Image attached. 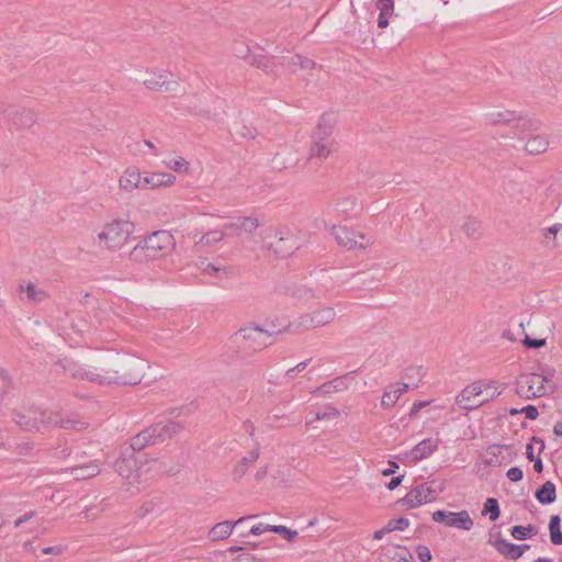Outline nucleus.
<instances>
[{
	"label": "nucleus",
	"mask_w": 562,
	"mask_h": 562,
	"mask_svg": "<svg viewBox=\"0 0 562 562\" xmlns=\"http://www.w3.org/2000/svg\"><path fill=\"white\" fill-rule=\"evenodd\" d=\"M404 475H397L391 479V481L386 484V487L390 491H394L397 486L403 482Z\"/></svg>",
	"instance_id": "680f3d73"
},
{
	"label": "nucleus",
	"mask_w": 562,
	"mask_h": 562,
	"mask_svg": "<svg viewBox=\"0 0 562 562\" xmlns=\"http://www.w3.org/2000/svg\"><path fill=\"white\" fill-rule=\"evenodd\" d=\"M142 175L137 168H127L120 178V188L125 191L142 189Z\"/></svg>",
	"instance_id": "aec40b11"
},
{
	"label": "nucleus",
	"mask_w": 562,
	"mask_h": 562,
	"mask_svg": "<svg viewBox=\"0 0 562 562\" xmlns=\"http://www.w3.org/2000/svg\"><path fill=\"white\" fill-rule=\"evenodd\" d=\"M35 515L34 512H29V513H25L24 515L20 516L15 521H14V526L15 527H20L22 524H24L25 521L30 520L31 518H33Z\"/></svg>",
	"instance_id": "0e129e2a"
},
{
	"label": "nucleus",
	"mask_w": 562,
	"mask_h": 562,
	"mask_svg": "<svg viewBox=\"0 0 562 562\" xmlns=\"http://www.w3.org/2000/svg\"><path fill=\"white\" fill-rule=\"evenodd\" d=\"M259 458V451L258 450H251L248 452L246 457H244L239 463H237L233 470V474L236 479H241L249 468L258 460Z\"/></svg>",
	"instance_id": "cd10ccee"
},
{
	"label": "nucleus",
	"mask_w": 562,
	"mask_h": 562,
	"mask_svg": "<svg viewBox=\"0 0 562 562\" xmlns=\"http://www.w3.org/2000/svg\"><path fill=\"white\" fill-rule=\"evenodd\" d=\"M389 464H390V468L382 471V474L384 476H389V475L393 474L395 472V469L398 468V464L395 461H390Z\"/></svg>",
	"instance_id": "338daca9"
},
{
	"label": "nucleus",
	"mask_w": 562,
	"mask_h": 562,
	"mask_svg": "<svg viewBox=\"0 0 562 562\" xmlns=\"http://www.w3.org/2000/svg\"><path fill=\"white\" fill-rule=\"evenodd\" d=\"M339 416V411L333 406H326L324 409L316 413V419H333Z\"/></svg>",
	"instance_id": "c03bdc74"
},
{
	"label": "nucleus",
	"mask_w": 562,
	"mask_h": 562,
	"mask_svg": "<svg viewBox=\"0 0 562 562\" xmlns=\"http://www.w3.org/2000/svg\"><path fill=\"white\" fill-rule=\"evenodd\" d=\"M297 249V240L293 235L280 237L273 245L274 252L280 257H286Z\"/></svg>",
	"instance_id": "a878e982"
},
{
	"label": "nucleus",
	"mask_w": 562,
	"mask_h": 562,
	"mask_svg": "<svg viewBox=\"0 0 562 562\" xmlns=\"http://www.w3.org/2000/svg\"><path fill=\"white\" fill-rule=\"evenodd\" d=\"M562 229V224H554L548 228L544 229V237H549V236H553V238L555 237V235Z\"/></svg>",
	"instance_id": "e2e57ef3"
},
{
	"label": "nucleus",
	"mask_w": 562,
	"mask_h": 562,
	"mask_svg": "<svg viewBox=\"0 0 562 562\" xmlns=\"http://www.w3.org/2000/svg\"><path fill=\"white\" fill-rule=\"evenodd\" d=\"M483 515H488L491 521L498 519L501 515L499 504L496 498H487L483 506Z\"/></svg>",
	"instance_id": "72a5a7b5"
},
{
	"label": "nucleus",
	"mask_w": 562,
	"mask_h": 562,
	"mask_svg": "<svg viewBox=\"0 0 562 562\" xmlns=\"http://www.w3.org/2000/svg\"><path fill=\"white\" fill-rule=\"evenodd\" d=\"M69 472L76 480H87L98 475L101 472V467L97 461H91L71 467Z\"/></svg>",
	"instance_id": "412c9836"
},
{
	"label": "nucleus",
	"mask_w": 562,
	"mask_h": 562,
	"mask_svg": "<svg viewBox=\"0 0 562 562\" xmlns=\"http://www.w3.org/2000/svg\"><path fill=\"white\" fill-rule=\"evenodd\" d=\"M520 412L522 414H525V416L528 419H531V420L536 419L538 417V415H539L538 408L536 406H533V405H527V406L522 407L520 409Z\"/></svg>",
	"instance_id": "4d7b16f0"
},
{
	"label": "nucleus",
	"mask_w": 562,
	"mask_h": 562,
	"mask_svg": "<svg viewBox=\"0 0 562 562\" xmlns=\"http://www.w3.org/2000/svg\"><path fill=\"white\" fill-rule=\"evenodd\" d=\"M279 331L270 330L257 325L240 328L234 336L235 340L241 342L245 348L258 351L274 342V335Z\"/></svg>",
	"instance_id": "0eeeda50"
},
{
	"label": "nucleus",
	"mask_w": 562,
	"mask_h": 562,
	"mask_svg": "<svg viewBox=\"0 0 562 562\" xmlns=\"http://www.w3.org/2000/svg\"><path fill=\"white\" fill-rule=\"evenodd\" d=\"M486 120L491 124H507L517 121V126L522 131H538L541 126V122L533 117H525L518 115L514 111L503 110L493 111L486 114Z\"/></svg>",
	"instance_id": "9d476101"
},
{
	"label": "nucleus",
	"mask_w": 562,
	"mask_h": 562,
	"mask_svg": "<svg viewBox=\"0 0 562 562\" xmlns=\"http://www.w3.org/2000/svg\"><path fill=\"white\" fill-rule=\"evenodd\" d=\"M140 457H136L134 452H124L115 463V470L120 476L126 479L130 484L140 483L148 480V472L153 467L157 465V461L143 462Z\"/></svg>",
	"instance_id": "20e7f679"
},
{
	"label": "nucleus",
	"mask_w": 562,
	"mask_h": 562,
	"mask_svg": "<svg viewBox=\"0 0 562 562\" xmlns=\"http://www.w3.org/2000/svg\"><path fill=\"white\" fill-rule=\"evenodd\" d=\"M506 476L512 482H519L524 477V472L520 468L513 467L506 472Z\"/></svg>",
	"instance_id": "603ef678"
},
{
	"label": "nucleus",
	"mask_w": 562,
	"mask_h": 562,
	"mask_svg": "<svg viewBox=\"0 0 562 562\" xmlns=\"http://www.w3.org/2000/svg\"><path fill=\"white\" fill-rule=\"evenodd\" d=\"M546 345V339H531L526 336L524 339V346L527 348L539 349Z\"/></svg>",
	"instance_id": "864d4df0"
},
{
	"label": "nucleus",
	"mask_w": 562,
	"mask_h": 562,
	"mask_svg": "<svg viewBox=\"0 0 562 562\" xmlns=\"http://www.w3.org/2000/svg\"><path fill=\"white\" fill-rule=\"evenodd\" d=\"M70 449L67 447V446H64L63 448H56L54 450V457L58 458V459H65L67 457L70 456Z\"/></svg>",
	"instance_id": "052dcab7"
},
{
	"label": "nucleus",
	"mask_w": 562,
	"mask_h": 562,
	"mask_svg": "<svg viewBox=\"0 0 562 562\" xmlns=\"http://www.w3.org/2000/svg\"><path fill=\"white\" fill-rule=\"evenodd\" d=\"M164 164L168 169L176 172H188L190 168V164L182 157L170 158L165 160Z\"/></svg>",
	"instance_id": "e433bc0d"
},
{
	"label": "nucleus",
	"mask_w": 562,
	"mask_h": 562,
	"mask_svg": "<svg viewBox=\"0 0 562 562\" xmlns=\"http://www.w3.org/2000/svg\"><path fill=\"white\" fill-rule=\"evenodd\" d=\"M549 140L546 135H533L527 137L525 149L529 155H540L547 151Z\"/></svg>",
	"instance_id": "b1692460"
},
{
	"label": "nucleus",
	"mask_w": 562,
	"mask_h": 562,
	"mask_svg": "<svg viewBox=\"0 0 562 562\" xmlns=\"http://www.w3.org/2000/svg\"><path fill=\"white\" fill-rule=\"evenodd\" d=\"M416 553H417L418 559L422 562H429L431 560V558H432L429 548L426 547V546H423V544H419L416 548Z\"/></svg>",
	"instance_id": "8fccbe9b"
},
{
	"label": "nucleus",
	"mask_w": 562,
	"mask_h": 562,
	"mask_svg": "<svg viewBox=\"0 0 562 562\" xmlns=\"http://www.w3.org/2000/svg\"><path fill=\"white\" fill-rule=\"evenodd\" d=\"M538 442L541 445V449L544 447V442L542 439L538 438V437H532L531 439V442H529L527 446H526V456L527 458L530 460V461H533L535 460V454H533V447H532V442Z\"/></svg>",
	"instance_id": "5fc2aeb1"
},
{
	"label": "nucleus",
	"mask_w": 562,
	"mask_h": 562,
	"mask_svg": "<svg viewBox=\"0 0 562 562\" xmlns=\"http://www.w3.org/2000/svg\"><path fill=\"white\" fill-rule=\"evenodd\" d=\"M310 361H311V359H307V360H304V361L297 363L295 367L290 368L289 370H286V373H285L286 376L293 378L296 372L304 370L307 367V364L310 363Z\"/></svg>",
	"instance_id": "13d9d810"
},
{
	"label": "nucleus",
	"mask_w": 562,
	"mask_h": 562,
	"mask_svg": "<svg viewBox=\"0 0 562 562\" xmlns=\"http://www.w3.org/2000/svg\"><path fill=\"white\" fill-rule=\"evenodd\" d=\"M255 517H256V515H249V516L240 517L239 519H237L235 521H231V520L221 521L211 528V530L209 531V539L212 541L224 540L232 535L234 528L237 525L244 522L247 519L255 518Z\"/></svg>",
	"instance_id": "4468645a"
},
{
	"label": "nucleus",
	"mask_w": 562,
	"mask_h": 562,
	"mask_svg": "<svg viewBox=\"0 0 562 562\" xmlns=\"http://www.w3.org/2000/svg\"><path fill=\"white\" fill-rule=\"evenodd\" d=\"M158 503L155 499H148L143 503L138 509V517L145 518L157 510Z\"/></svg>",
	"instance_id": "79ce46f5"
},
{
	"label": "nucleus",
	"mask_w": 562,
	"mask_h": 562,
	"mask_svg": "<svg viewBox=\"0 0 562 562\" xmlns=\"http://www.w3.org/2000/svg\"><path fill=\"white\" fill-rule=\"evenodd\" d=\"M376 8L380 13L391 15L394 11V1L393 0H379L376 2Z\"/></svg>",
	"instance_id": "de8ad7c7"
},
{
	"label": "nucleus",
	"mask_w": 562,
	"mask_h": 562,
	"mask_svg": "<svg viewBox=\"0 0 562 562\" xmlns=\"http://www.w3.org/2000/svg\"><path fill=\"white\" fill-rule=\"evenodd\" d=\"M446 526L469 531L473 527V520L467 510H460L458 513L450 512Z\"/></svg>",
	"instance_id": "5701e85b"
},
{
	"label": "nucleus",
	"mask_w": 562,
	"mask_h": 562,
	"mask_svg": "<svg viewBox=\"0 0 562 562\" xmlns=\"http://www.w3.org/2000/svg\"><path fill=\"white\" fill-rule=\"evenodd\" d=\"M272 526L273 525H268V524H263V522H259V524H256L254 525L250 530H249V535L251 536H260L267 531H271L272 532Z\"/></svg>",
	"instance_id": "09e8293b"
},
{
	"label": "nucleus",
	"mask_w": 562,
	"mask_h": 562,
	"mask_svg": "<svg viewBox=\"0 0 562 562\" xmlns=\"http://www.w3.org/2000/svg\"><path fill=\"white\" fill-rule=\"evenodd\" d=\"M389 16H390L389 14L379 13V18H378L379 27L384 29L389 25Z\"/></svg>",
	"instance_id": "69168bd1"
},
{
	"label": "nucleus",
	"mask_w": 562,
	"mask_h": 562,
	"mask_svg": "<svg viewBox=\"0 0 562 562\" xmlns=\"http://www.w3.org/2000/svg\"><path fill=\"white\" fill-rule=\"evenodd\" d=\"M12 389V380L8 372L3 369H0V395L4 398V396Z\"/></svg>",
	"instance_id": "a19ab883"
},
{
	"label": "nucleus",
	"mask_w": 562,
	"mask_h": 562,
	"mask_svg": "<svg viewBox=\"0 0 562 562\" xmlns=\"http://www.w3.org/2000/svg\"><path fill=\"white\" fill-rule=\"evenodd\" d=\"M202 271L204 274L222 279L228 274L225 267L215 266L213 263L202 262Z\"/></svg>",
	"instance_id": "58836bf2"
},
{
	"label": "nucleus",
	"mask_w": 562,
	"mask_h": 562,
	"mask_svg": "<svg viewBox=\"0 0 562 562\" xmlns=\"http://www.w3.org/2000/svg\"><path fill=\"white\" fill-rule=\"evenodd\" d=\"M169 76H171V74L167 71H154L150 74L149 78L144 80V85L150 90H159L165 87V90L171 91L173 89L170 87L172 82L168 80Z\"/></svg>",
	"instance_id": "4be33fe9"
},
{
	"label": "nucleus",
	"mask_w": 562,
	"mask_h": 562,
	"mask_svg": "<svg viewBox=\"0 0 562 562\" xmlns=\"http://www.w3.org/2000/svg\"><path fill=\"white\" fill-rule=\"evenodd\" d=\"M449 513L450 512H446V510H441V509L436 510L432 513V520L436 522H443L446 525Z\"/></svg>",
	"instance_id": "bf43d9fd"
},
{
	"label": "nucleus",
	"mask_w": 562,
	"mask_h": 562,
	"mask_svg": "<svg viewBox=\"0 0 562 562\" xmlns=\"http://www.w3.org/2000/svg\"><path fill=\"white\" fill-rule=\"evenodd\" d=\"M134 231V224L127 220H114L99 233V240L106 248L122 246Z\"/></svg>",
	"instance_id": "6e6552de"
},
{
	"label": "nucleus",
	"mask_w": 562,
	"mask_h": 562,
	"mask_svg": "<svg viewBox=\"0 0 562 562\" xmlns=\"http://www.w3.org/2000/svg\"><path fill=\"white\" fill-rule=\"evenodd\" d=\"M142 189L168 187L175 183L176 177L166 172H151L142 176Z\"/></svg>",
	"instance_id": "f3484780"
},
{
	"label": "nucleus",
	"mask_w": 562,
	"mask_h": 562,
	"mask_svg": "<svg viewBox=\"0 0 562 562\" xmlns=\"http://www.w3.org/2000/svg\"><path fill=\"white\" fill-rule=\"evenodd\" d=\"M536 533H537V527L533 525H528L526 527L521 526V525H517V526H514L510 530V535L517 540H525L527 538L532 537Z\"/></svg>",
	"instance_id": "473e14b6"
},
{
	"label": "nucleus",
	"mask_w": 562,
	"mask_h": 562,
	"mask_svg": "<svg viewBox=\"0 0 562 562\" xmlns=\"http://www.w3.org/2000/svg\"><path fill=\"white\" fill-rule=\"evenodd\" d=\"M548 380L537 373L528 374L524 378L521 382H519V389L517 393L519 395H525L527 398L530 397H540L547 393L546 383Z\"/></svg>",
	"instance_id": "ddd939ff"
},
{
	"label": "nucleus",
	"mask_w": 562,
	"mask_h": 562,
	"mask_svg": "<svg viewBox=\"0 0 562 562\" xmlns=\"http://www.w3.org/2000/svg\"><path fill=\"white\" fill-rule=\"evenodd\" d=\"M349 378L348 376H340L333 379L330 381L331 387L334 392H341L348 389L349 384Z\"/></svg>",
	"instance_id": "49530a36"
},
{
	"label": "nucleus",
	"mask_w": 562,
	"mask_h": 562,
	"mask_svg": "<svg viewBox=\"0 0 562 562\" xmlns=\"http://www.w3.org/2000/svg\"><path fill=\"white\" fill-rule=\"evenodd\" d=\"M335 317V310L327 306L312 313L301 315L297 319V326L302 329L317 328L331 323Z\"/></svg>",
	"instance_id": "f8f14e48"
},
{
	"label": "nucleus",
	"mask_w": 562,
	"mask_h": 562,
	"mask_svg": "<svg viewBox=\"0 0 562 562\" xmlns=\"http://www.w3.org/2000/svg\"><path fill=\"white\" fill-rule=\"evenodd\" d=\"M225 232L222 229H213L205 233L199 240L203 246H213L225 237Z\"/></svg>",
	"instance_id": "c9c22d12"
},
{
	"label": "nucleus",
	"mask_w": 562,
	"mask_h": 562,
	"mask_svg": "<svg viewBox=\"0 0 562 562\" xmlns=\"http://www.w3.org/2000/svg\"><path fill=\"white\" fill-rule=\"evenodd\" d=\"M408 390L407 383L396 382L390 384L383 392L381 405L389 408L395 405L398 398Z\"/></svg>",
	"instance_id": "a211bd4d"
},
{
	"label": "nucleus",
	"mask_w": 562,
	"mask_h": 562,
	"mask_svg": "<svg viewBox=\"0 0 562 562\" xmlns=\"http://www.w3.org/2000/svg\"><path fill=\"white\" fill-rule=\"evenodd\" d=\"M12 420L24 430H42L52 426L66 429H82L85 423L71 418L64 419L58 413L30 406L12 412Z\"/></svg>",
	"instance_id": "f257e3e1"
},
{
	"label": "nucleus",
	"mask_w": 562,
	"mask_h": 562,
	"mask_svg": "<svg viewBox=\"0 0 562 562\" xmlns=\"http://www.w3.org/2000/svg\"><path fill=\"white\" fill-rule=\"evenodd\" d=\"M387 530L392 531H402L408 528L409 520L405 517H401L397 519H390L386 524Z\"/></svg>",
	"instance_id": "37998d69"
},
{
	"label": "nucleus",
	"mask_w": 562,
	"mask_h": 562,
	"mask_svg": "<svg viewBox=\"0 0 562 562\" xmlns=\"http://www.w3.org/2000/svg\"><path fill=\"white\" fill-rule=\"evenodd\" d=\"M154 442V434L151 432V428L148 427L147 429L138 432L135 437L132 438L131 441V449L126 450V452H134L140 451L144 449L147 445H155Z\"/></svg>",
	"instance_id": "bb28decb"
},
{
	"label": "nucleus",
	"mask_w": 562,
	"mask_h": 562,
	"mask_svg": "<svg viewBox=\"0 0 562 562\" xmlns=\"http://www.w3.org/2000/svg\"><path fill=\"white\" fill-rule=\"evenodd\" d=\"M357 201L352 198H344L336 203V211L346 216L352 215L357 210Z\"/></svg>",
	"instance_id": "f704fd0d"
},
{
	"label": "nucleus",
	"mask_w": 562,
	"mask_h": 562,
	"mask_svg": "<svg viewBox=\"0 0 562 562\" xmlns=\"http://www.w3.org/2000/svg\"><path fill=\"white\" fill-rule=\"evenodd\" d=\"M561 518L559 515H552L549 521L550 540L554 546L562 544Z\"/></svg>",
	"instance_id": "7c9ffc66"
},
{
	"label": "nucleus",
	"mask_w": 562,
	"mask_h": 562,
	"mask_svg": "<svg viewBox=\"0 0 562 562\" xmlns=\"http://www.w3.org/2000/svg\"><path fill=\"white\" fill-rule=\"evenodd\" d=\"M176 247L172 234L168 231H157L142 238L131 250L130 259L143 263L158 260L169 255Z\"/></svg>",
	"instance_id": "f03ea898"
},
{
	"label": "nucleus",
	"mask_w": 562,
	"mask_h": 562,
	"mask_svg": "<svg viewBox=\"0 0 562 562\" xmlns=\"http://www.w3.org/2000/svg\"><path fill=\"white\" fill-rule=\"evenodd\" d=\"M272 532L281 535L288 542H293L297 538V531L289 529L282 525H273Z\"/></svg>",
	"instance_id": "ea45409f"
},
{
	"label": "nucleus",
	"mask_w": 562,
	"mask_h": 562,
	"mask_svg": "<svg viewBox=\"0 0 562 562\" xmlns=\"http://www.w3.org/2000/svg\"><path fill=\"white\" fill-rule=\"evenodd\" d=\"M535 497L541 505L552 504L557 498L555 484L551 481L544 482L540 488L537 490Z\"/></svg>",
	"instance_id": "393cba45"
},
{
	"label": "nucleus",
	"mask_w": 562,
	"mask_h": 562,
	"mask_svg": "<svg viewBox=\"0 0 562 562\" xmlns=\"http://www.w3.org/2000/svg\"><path fill=\"white\" fill-rule=\"evenodd\" d=\"M251 64L258 68L265 69L266 72H271L270 64H273V60L268 59L266 56H254Z\"/></svg>",
	"instance_id": "a18cd8bd"
},
{
	"label": "nucleus",
	"mask_w": 562,
	"mask_h": 562,
	"mask_svg": "<svg viewBox=\"0 0 562 562\" xmlns=\"http://www.w3.org/2000/svg\"><path fill=\"white\" fill-rule=\"evenodd\" d=\"M150 428L154 434V442L158 443L179 434L183 429V425L178 422L168 420L166 423L155 424L150 426Z\"/></svg>",
	"instance_id": "2eb2a0df"
},
{
	"label": "nucleus",
	"mask_w": 562,
	"mask_h": 562,
	"mask_svg": "<svg viewBox=\"0 0 562 562\" xmlns=\"http://www.w3.org/2000/svg\"><path fill=\"white\" fill-rule=\"evenodd\" d=\"M333 234L337 243L348 250L366 249L371 244V239L364 234L348 228L347 226L334 227Z\"/></svg>",
	"instance_id": "9b49d317"
},
{
	"label": "nucleus",
	"mask_w": 562,
	"mask_h": 562,
	"mask_svg": "<svg viewBox=\"0 0 562 562\" xmlns=\"http://www.w3.org/2000/svg\"><path fill=\"white\" fill-rule=\"evenodd\" d=\"M319 393L322 394H330L333 393V387H331V384H330V381L329 382H326L324 383L323 385H321L317 390Z\"/></svg>",
	"instance_id": "774afa93"
},
{
	"label": "nucleus",
	"mask_w": 562,
	"mask_h": 562,
	"mask_svg": "<svg viewBox=\"0 0 562 562\" xmlns=\"http://www.w3.org/2000/svg\"><path fill=\"white\" fill-rule=\"evenodd\" d=\"M20 290L25 292L27 300L34 304L41 303L47 297V294L43 289L37 288L34 283L31 282L26 285L21 284Z\"/></svg>",
	"instance_id": "c756f323"
},
{
	"label": "nucleus",
	"mask_w": 562,
	"mask_h": 562,
	"mask_svg": "<svg viewBox=\"0 0 562 562\" xmlns=\"http://www.w3.org/2000/svg\"><path fill=\"white\" fill-rule=\"evenodd\" d=\"M492 387L491 383H481V382H474L468 386H465L456 397V404L465 411H474L482 406L483 404L487 403L490 398H493L501 394L499 391H495L491 394V396H487L483 398L482 401H475V398L483 394V392L487 389Z\"/></svg>",
	"instance_id": "1a4fd4ad"
},
{
	"label": "nucleus",
	"mask_w": 562,
	"mask_h": 562,
	"mask_svg": "<svg viewBox=\"0 0 562 562\" xmlns=\"http://www.w3.org/2000/svg\"><path fill=\"white\" fill-rule=\"evenodd\" d=\"M300 63V69H313L316 67V63L307 57L304 56H297L294 58Z\"/></svg>",
	"instance_id": "6e6d98bb"
},
{
	"label": "nucleus",
	"mask_w": 562,
	"mask_h": 562,
	"mask_svg": "<svg viewBox=\"0 0 562 562\" xmlns=\"http://www.w3.org/2000/svg\"><path fill=\"white\" fill-rule=\"evenodd\" d=\"M64 370L72 379L88 381L102 386L137 383V381L127 380L126 374L121 373L120 370L98 368L75 361H67L64 364Z\"/></svg>",
	"instance_id": "7ed1b4c3"
},
{
	"label": "nucleus",
	"mask_w": 562,
	"mask_h": 562,
	"mask_svg": "<svg viewBox=\"0 0 562 562\" xmlns=\"http://www.w3.org/2000/svg\"><path fill=\"white\" fill-rule=\"evenodd\" d=\"M439 448V439L427 438L418 442L409 452L413 461L418 462L427 459Z\"/></svg>",
	"instance_id": "dca6fc26"
},
{
	"label": "nucleus",
	"mask_w": 562,
	"mask_h": 562,
	"mask_svg": "<svg viewBox=\"0 0 562 562\" xmlns=\"http://www.w3.org/2000/svg\"><path fill=\"white\" fill-rule=\"evenodd\" d=\"M480 228L481 224L475 217H468L462 225V231L472 238L480 234Z\"/></svg>",
	"instance_id": "4c0bfd02"
},
{
	"label": "nucleus",
	"mask_w": 562,
	"mask_h": 562,
	"mask_svg": "<svg viewBox=\"0 0 562 562\" xmlns=\"http://www.w3.org/2000/svg\"><path fill=\"white\" fill-rule=\"evenodd\" d=\"M494 547L501 554L514 560L520 558L530 548L529 544H515L502 538L495 540Z\"/></svg>",
	"instance_id": "6ab92c4d"
},
{
	"label": "nucleus",
	"mask_w": 562,
	"mask_h": 562,
	"mask_svg": "<svg viewBox=\"0 0 562 562\" xmlns=\"http://www.w3.org/2000/svg\"><path fill=\"white\" fill-rule=\"evenodd\" d=\"M36 121V115L33 111L23 109L21 112H18L13 117V123L21 127H30Z\"/></svg>",
	"instance_id": "2f4dec72"
},
{
	"label": "nucleus",
	"mask_w": 562,
	"mask_h": 562,
	"mask_svg": "<svg viewBox=\"0 0 562 562\" xmlns=\"http://www.w3.org/2000/svg\"><path fill=\"white\" fill-rule=\"evenodd\" d=\"M259 226V221L256 217L247 216L239 217L236 222L225 225V228H234L237 231H244L247 233H252Z\"/></svg>",
	"instance_id": "c85d7f7f"
},
{
	"label": "nucleus",
	"mask_w": 562,
	"mask_h": 562,
	"mask_svg": "<svg viewBox=\"0 0 562 562\" xmlns=\"http://www.w3.org/2000/svg\"><path fill=\"white\" fill-rule=\"evenodd\" d=\"M446 490V481H428L413 487L401 503L409 509L430 503Z\"/></svg>",
	"instance_id": "423d86ee"
},
{
	"label": "nucleus",
	"mask_w": 562,
	"mask_h": 562,
	"mask_svg": "<svg viewBox=\"0 0 562 562\" xmlns=\"http://www.w3.org/2000/svg\"><path fill=\"white\" fill-rule=\"evenodd\" d=\"M297 56L299 55L283 57L281 64L284 65L290 71L295 72L300 69V63H297V60L294 59Z\"/></svg>",
	"instance_id": "3c124183"
},
{
	"label": "nucleus",
	"mask_w": 562,
	"mask_h": 562,
	"mask_svg": "<svg viewBox=\"0 0 562 562\" xmlns=\"http://www.w3.org/2000/svg\"><path fill=\"white\" fill-rule=\"evenodd\" d=\"M334 122L330 115H323L313 135L310 148V159H325L335 150V143L330 134Z\"/></svg>",
	"instance_id": "39448f33"
}]
</instances>
